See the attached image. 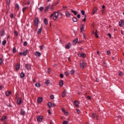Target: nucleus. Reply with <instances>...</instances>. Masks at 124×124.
<instances>
[{
  "label": "nucleus",
  "instance_id": "63",
  "mask_svg": "<svg viewBox=\"0 0 124 124\" xmlns=\"http://www.w3.org/2000/svg\"><path fill=\"white\" fill-rule=\"evenodd\" d=\"M50 71H51V69L48 68V69H47V72L49 73L50 72Z\"/></svg>",
  "mask_w": 124,
  "mask_h": 124
},
{
  "label": "nucleus",
  "instance_id": "61",
  "mask_svg": "<svg viewBox=\"0 0 124 124\" xmlns=\"http://www.w3.org/2000/svg\"><path fill=\"white\" fill-rule=\"evenodd\" d=\"M48 113L49 115H51V111H50V109L48 110Z\"/></svg>",
  "mask_w": 124,
  "mask_h": 124
},
{
  "label": "nucleus",
  "instance_id": "34",
  "mask_svg": "<svg viewBox=\"0 0 124 124\" xmlns=\"http://www.w3.org/2000/svg\"><path fill=\"white\" fill-rule=\"evenodd\" d=\"M6 119H7V116H3L1 119V121H4V120H6Z\"/></svg>",
  "mask_w": 124,
  "mask_h": 124
},
{
  "label": "nucleus",
  "instance_id": "48",
  "mask_svg": "<svg viewBox=\"0 0 124 124\" xmlns=\"http://www.w3.org/2000/svg\"><path fill=\"white\" fill-rule=\"evenodd\" d=\"M2 63V58H0V65Z\"/></svg>",
  "mask_w": 124,
  "mask_h": 124
},
{
  "label": "nucleus",
  "instance_id": "29",
  "mask_svg": "<svg viewBox=\"0 0 124 124\" xmlns=\"http://www.w3.org/2000/svg\"><path fill=\"white\" fill-rule=\"evenodd\" d=\"M4 35H5V32H4V30H2L1 31V36H4Z\"/></svg>",
  "mask_w": 124,
  "mask_h": 124
},
{
  "label": "nucleus",
  "instance_id": "10",
  "mask_svg": "<svg viewBox=\"0 0 124 124\" xmlns=\"http://www.w3.org/2000/svg\"><path fill=\"white\" fill-rule=\"evenodd\" d=\"M17 103L18 105H20L22 103V99L20 98H18L17 100Z\"/></svg>",
  "mask_w": 124,
  "mask_h": 124
},
{
  "label": "nucleus",
  "instance_id": "11",
  "mask_svg": "<svg viewBox=\"0 0 124 124\" xmlns=\"http://www.w3.org/2000/svg\"><path fill=\"white\" fill-rule=\"evenodd\" d=\"M35 56H36V57H40L41 56V53L38 51H36L35 53Z\"/></svg>",
  "mask_w": 124,
  "mask_h": 124
},
{
  "label": "nucleus",
  "instance_id": "47",
  "mask_svg": "<svg viewBox=\"0 0 124 124\" xmlns=\"http://www.w3.org/2000/svg\"><path fill=\"white\" fill-rule=\"evenodd\" d=\"M87 98H88V99H89V100H91V99H92V97L90 96H89V95H88V96H87Z\"/></svg>",
  "mask_w": 124,
  "mask_h": 124
},
{
  "label": "nucleus",
  "instance_id": "64",
  "mask_svg": "<svg viewBox=\"0 0 124 124\" xmlns=\"http://www.w3.org/2000/svg\"><path fill=\"white\" fill-rule=\"evenodd\" d=\"M119 76H122V75H123V73L120 72V73H119Z\"/></svg>",
  "mask_w": 124,
  "mask_h": 124
},
{
  "label": "nucleus",
  "instance_id": "58",
  "mask_svg": "<svg viewBox=\"0 0 124 124\" xmlns=\"http://www.w3.org/2000/svg\"><path fill=\"white\" fill-rule=\"evenodd\" d=\"M31 3V1H30V0H28L27 1V4H30Z\"/></svg>",
  "mask_w": 124,
  "mask_h": 124
},
{
  "label": "nucleus",
  "instance_id": "33",
  "mask_svg": "<svg viewBox=\"0 0 124 124\" xmlns=\"http://www.w3.org/2000/svg\"><path fill=\"white\" fill-rule=\"evenodd\" d=\"M71 11L72 13H74V15H77V12L76 11L71 10Z\"/></svg>",
  "mask_w": 124,
  "mask_h": 124
},
{
  "label": "nucleus",
  "instance_id": "6",
  "mask_svg": "<svg viewBox=\"0 0 124 124\" xmlns=\"http://www.w3.org/2000/svg\"><path fill=\"white\" fill-rule=\"evenodd\" d=\"M80 32H83L85 31V25L81 24L80 25Z\"/></svg>",
  "mask_w": 124,
  "mask_h": 124
},
{
  "label": "nucleus",
  "instance_id": "42",
  "mask_svg": "<svg viewBox=\"0 0 124 124\" xmlns=\"http://www.w3.org/2000/svg\"><path fill=\"white\" fill-rule=\"evenodd\" d=\"M13 53H16V47H13Z\"/></svg>",
  "mask_w": 124,
  "mask_h": 124
},
{
  "label": "nucleus",
  "instance_id": "15",
  "mask_svg": "<svg viewBox=\"0 0 124 124\" xmlns=\"http://www.w3.org/2000/svg\"><path fill=\"white\" fill-rule=\"evenodd\" d=\"M42 32V28H40L37 32V34H40Z\"/></svg>",
  "mask_w": 124,
  "mask_h": 124
},
{
  "label": "nucleus",
  "instance_id": "36",
  "mask_svg": "<svg viewBox=\"0 0 124 124\" xmlns=\"http://www.w3.org/2000/svg\"><path fill=\"white\" fill-rule=\"evenodd\" d=\"M26 9H28V7H25L22 8L23 13H24L25 12V10H26Z\"/></svg>",
  "mask_w": 124,
  "mask_h": 124
},
{
  "label": "nucleus",
  "instance_id": "4",
  "mask_svg": "<svg viewBox=\"0 0 124 124\" xmlns=\"http://www.w3.org/2000/svg\"><path fill=\"white\" fill-rule=\"evenodd\" d=\"M124 20H121L119 22V27H120L121 28H123V27H124Z\"/></svg>",
  "mask_w": 124,
  "mask_h": 124
},
{
  "label": "nucleus",
  "instance_id": "51",
  "mask_svg": "<svg viewBox=\"0 0 124 124\" xmlns=\"http://www.w3.org/2000/svg\"><path fill=\"white\" fill-rule=\"evenodd\" d=\"M55 106H56V104L55 103H52V107H55Z\"/></svg>",
  "mask_w": 124,
  "mask_h": 124
},
{
  "label": "nucleus",
  "instance_id": "39",
  "mask_svg": "<svg viewBox=\"0 0 124 124\" xmlns=\"http://www.w3.org/2000/svg\"><path fill=\"white\" fill-rule=\"evenodd\" d=\"M84 19L82 20V22H86V18H87V15H84Z\"/></svg>",
  "mask_w": 124,
  "mask_h": 124
},
{
  "label": "nucleus",
  "instance_id": "2",
  "mask_svg": "<svg viewBox=\"0 0 124 124\" xmlns=\"http://www.w3.org/2000/svg\"><path fill=\"white\" fill-rule=\"evenodd\" d=\"M43 120V116H38L37 117V121L38 123H41Z\"/></svg>",
  "mask_w": 124,
  "mask_h": 124
},
{
  "label": "nucleus",
  "instance_id": "9",
  "mask_svg": "<svg viewBox=\"0 0 124 124\" xmlns=\"http://www.w3.org/2000/svg\"><path fill=\"white\" fill-rule=\"evenodd\" d=\"M42 97H38L37 102V103H41V102H42Z\"/></svg>",
  "mask_w": 124,
  "mask_h": 124
},
{
  "label": "nucleus",
  "instance_id": "3",
  "mask_svg": "<svg viewBox=\"0 0 124 124\" xmlns=\"http://www.w3.org/2000/svg\"><path fill=\"white\" fill-rule=\"evenodd\" d=\"M39 23V19H38V18L37 17L35 18L34 21V26H37Z\"/></svg>",
  "mask_w": 124,
  "mask_h": 124
},
{
  "label": "nucleus",
  "instance_id": "1",
  "mask_svg": "<svg viewBox=\"0 0 124 124\" xmlns=\"http://www.w3.org/2000/svg\"><path fill=\"white\" fill-rule=\"evenodd\" d=\"M59 16V12H55L53 13V19L54 21H56L57 19L58 18V16Z\"/></svg>",
  "mask_w": 124,
  "mask_h": 124
},
{
  "label": "nucleus",
  "instance_id": "46",
  "mask_svg": "<svg viewBox=\"0 0 124 124\" xmlns=\"http://www.w3.org/2000/svg\"><path fill=\"white\" fill-rule=\"evenodd\" d=\"M74 72H75V71L74 70H71V74H74Z\"/></svg>",
  "mask_w": 124,
  "mask_h": 124
},
{
  "label": "nucleus",
  "instance_id": "22",
  "mask_svg": "<svg viewBox=\"0 0 124 124\" xmlns=\"http://www.w3.org/2000/svg\"><path fill=\"white\" fill-rule=\"evenodd\" d=\"M75 105L76 107H79V102L78 101H75Z\"/></svg>",
  "mask_w": 124,
  "mask_h": 124
},
{
  "label": "nucleus",
  "instance_id": "62",
  "mask_svg": "<svg viewBox=\"0 0 124 124\" xmlns=\"http://www.w3.org/2000/svg\"><path fill=\"white\" fill-rule=\"evenodd\" d=\"M107 55H109L110 54V51L109 50H108L107 52Z\"/></svg>",
  "mask_w": 124,
  "mask_h": 124
},
{
  "label": "nucleus",
  "instance_id": "40",
  "mask_svg": "<svg viewBox=\"0 0 124 124\" xmlns=\"http://www.w3.org/2000/svg\"><path fill=\"white\" fill-rule=\"evenodd\" d=\"M80 12H81L82 15H83V16H85V15H85V11L84 10L81 11Z\"/></svg>",
  "mask_w": 124,
  "mask_h": 124
},
{
  "label": "nucleus",
  "instance_id": "57",
  "mask_svg": "<svg viewBox=\"0 0 124 124\" xmlns=\"http://www.w3.org/2000/svg\"><path fill=\"white\" fill-rule=\"evenodd\" d=\"M43 48H44V46H41V47H40V49L43 50Z\"/></svg>",
  "mask_w": 124,
  "mask_h": 124
},
{
  "label": "nucleus",
  "instance_id": "12",
  "mask_svg": "<svg viewBox=\"0 0 124 124\" xmlns=\"http://www.w3.org/2000/svg\"><path fill=\"white\" fill-rule=\"evenodd\" d=\"M29 52V50L28 49H26L25 51L23 52V56H26V55H28V52Z\"/></svg>",
  "mask_w": 124,
  "mask_h": 124
},
{
  "label": "nucleus",
  "instance_id": "5",
  "mask_svg": "<svg viewBox=\"0 0 124 124\" xmlns=\"http://www.w3.org/2000/svg\"><path fill=\"white\" fill-rule=\"evenodd\" d=\"M87 66V63L85 62H82V63H80V67L82 69H84L85 68V66Z\"/></svg>",
  "mask_w": 124,
  "mask_h": 124
},
{
  "label": "nucleus",
  "instance_id": "37",
  "mask_svg": "<svg viewBox=\"0 0 124 124\" xmlns=\"http://www.w3.org/2000/svg\"><path fill=\"white\" fill-rule=\"evenodd\" d=\"M95 36L96 38H98V35H97V31L96 30L95 32Z\"/></svg>",
  "mask_w": 124,
  "mask_h": 124
},
{
  "label": "nucleus",
  "instance_id": "59",
  "mask_svg": "<svg viewBox=\"0 0 124 124\" xmlns=\"http://www.w3.org/2000/svg\"><path fill=\"white\" fill-rule=\"evenodd\" d=\"M68 72H66L65 73V75L66 76H68Z\"/></svg>",
  "mask_w": 124,
  "mask_h": 124
},
{
  "label": "nucleus",
  "instance_id": "54",
  "mask_svg": "<svg viewBox=\"0 0 124 124\" xmlns=\"http://www.w3.org/2000/svg\"><path fill=\"white\" fill-rule=\"evenodd\" d=\"M77 17L78 18V19H80V18H81V16L80 15H78L77 16Z\"/></svg>",
  "mask_w": 124,
  "mask_h": 124
},
{
  "label": "nucleus",
  "instance_id": "41",
  "mask_svg": "<svg viewBox=\"0 0 124 124\" xmlns=\"http://www.w3.org/2000/svg\"><path fill=\"white\" fill-rule=\"evenodd\" d=\"M14 33L15 34L16 36H18V31H14Z\"/></svg>",
  "mask_w": 124,
  "mask_h": 124
},
{
  "label": "nucleus",
  "instance_id": "24",
  "mask_svg": "<svg viewBox=\"0 0 124 124\" xmlns=\"http://www.w3.org/2000/svg\"><path fill=\"white\" fill-rule=\"evenodd\" d=\"M65 15L66 17H67L68 18L70 16V14H69V13L68 11H66L65 12Z\"/></svg>",
  "mask_w": 124,
  "mask_h": 124
},
{
  "label": "nucleus",
  "instance_id": "18",
  "mask_svg": "<svg viewBox=\"0 0 124 124\" xmlns=\"http://www.w3.org/2000/svg\"><path fill=\"white\" fill-rule=\"evenodd\" d=\"M96 11H97V9H96V8H94L93 10V13H92L93 15H94V13H95Z\"/></svg>",
  "mask_w": 124,
  "mask_h": 124
},
{
  "label": "nucleus",
  "instance_id": "28",
  "mask_svg": "<svg viewBox=\"0 0 124 124\" xmlns=\"http://www.w3.org/2000/svg\"><path fill=\"white\" fill-rule=\"evenodd\" d=\"M16 70H19V69H20V64H17L16 65Z\"/></svg>",
  "mask_w": 124,
  "mask_h": 124
},
{
  "label": "nucleus",
  "instance_id": "26",
  "mask_svg": "<svg viewBox=\"0 0 124 124\" xmlns=\"http://www.w3.org/2000/svg\"><path fill=\"white\" fill-rule=\"evenodd\" d=\"M35 87H37V88H39L40 86H41V84L40 83H36L35 84Z\"/></svg>",
  "mask_w": 124,
  "mask_h": 124
},
{
  "label": "nucleus",
  "instance_id": "30",
  "mask_svg": "<svg viewBox=\"0 0 124 124\" xmlns=\"http://www.w3.org/2000/svg\"><path fill=\"white\" fill-rule=\"evenodd\" d=\"M45 84L46 86H49V84H50V80H47Z\"/></svg>",
  "mask_w": 124,
  "mask_h": 124
},
{
  "label": "nucleus",
  "instance_id": "60",
  "mask_svg": "<svg viewBox=\"0 0 124 124\" xmlns=\"http://www.w3.org/2000/svg\"><path fill=\"white\" fill-rule=\"evenodd\" d=\"M77 112L78 114H79V113H80V110L78 109H77Z\"/></svg>",
  "mask_w": 124,
  "mask_h": 124
},
{
  "label": "nucleus",
  "instance_id": "38",
  "mask_svg": "<svg viewBox=\"0 0 124 124\" xmlns=\"http://www.w3.org/2000/svg\"><path fill=\"white\" fill-rule=\"evenodd\" d=\"M44 9V7L43 6H41L39 9V11H43V10Z\"/></svg>",
  "mask_w": 124,
  "mask_h": 124
},
{
  "label": "nucleus",
  "instance_id": "50",
  "mask_svg": "<svg viewBox=\"0 0 124 124\" xmlns=\"http://www.w3.org/2000/svg\"><path fill=\"white\" fill-rule=\"evenodd\" d=\"M60 76L61 78H63V74H60Z\"/></svg>",
  "mask_w": 124,
  "mask_h": 124
},
{
  "label": "nucleus",
  "instance_id": "16",
  "mask_svg": "<svg viewBox=\"0 0 124 124\" xmlns=\"http://www.w3.org/2000/svg\"><path fill=\"white\" fill-rule=\"evenodd\" d=\"M65 95H66V92L65 91V90H64L62 94V97H64V96H65Z\"/></svg>",
  "mask_w": 124,
  "mask_h": 124
},
{
  "label": "nucleus",
  "instance_id": "49",
  "mask_svg": "<svg viewBox=\"0 0 124 124\" xmlns=\"http://www.w3.org/2000/svg\"><path fill=\"white\" fill-rule=\"evenodd\" d=\"M92 118L93 119H94V118H95V113H93Z\"/></svg>",
  "mask_w": 124,
  "mask_h": 124
},
{
  "label": "nucleus",
  "instance_id": "53",
  "mask_svg": "<svg viewBox=\"0 0 124 124\" xmlns=\"http://www.w3.org/2000/svg\"><path fill=\"white\" fill-rule=\"evenodd\" d=\"M64 114L65 116H66V115H68V112H66V111H65L64 112Z\"/></svg>",
  "mask_w": 124,
  "mask_h": 124
},
{
  "label": "nucleus",
  "instance_id": "45",
  "mask_svg": "<svg viewBox=\"0 0 124 124\" xmlns=\"http://www.w3.org/2000/svg\"><path fill=\"white\" fill-rule=\"evenodd\" d=\"M23 45L24 46H27V45H28V42H24V43H23Z\"/></svg>",
  "mask_w": 124,
  "mask_h": 124
},
{
  "label": "nucleus",
  "instance_id": "21",
  "mask_svg": "<svg viewBox=\"0 0 124 124\" xmlns=\"http://www.w3.org/2000/svg\"><path fill=\"white\" fill-rule=\"evenodd\" d=\"M49 8H50V5H48L46 6V9L45 10V12H47V11H48V10H49Z\"/></svg>",
  "mask_w": 124,
  "mask_h": 124
},
{
  "label": "nucleus",
  "instance_id": "8",
  "mask_svg": "<svg viewBox=\"0 0 124 124\" xmlns=\"http://www.w3.org/2000/svg\"><path fill=\"white\" fill-rule=\"evenodd\" d=\"M70 46H71V44L70 43H68V44L65 45V49H69V48H70Z\"/></svg>",
  "mask_w": 124,
  "mask_h": 124
},
{
  "label": "nucleus",
  "instance_id": "44",
  "mask_svg": "<svg viewBox=\"0 0 124 124\" xmlns=\"http://www.w3.org/2000/svg\"><path fill=\"white\" fill-rule=\"evenodd\" d=\"M68 124V121H64L63 122V123H62V124Z\"/></svg>",
  "mask_w": 124,
  "mask_h": 124
},
{
  "label": "nucleus",
  "instance_id": "35",
  "mask_svg": "<svg viewBox=\"0 0 124 124\" xmlns=\"http://www.w3.org/2000/svg\"><path fill=\"white\" fill-rule=\"evenodd\" d=\"M5 44H6V40H4L2 42V45L4 46V45H5Z\"/></svg>",
  "mask_w": 124,
  "mask_h": 124
},
{
  "label": "nucleus",
  "instance_id": "43",
  "mask_svg": "<svg viewBox=\"0 0 124 124\" xmlns=\"http://www.w3.org/2000/svg\"><path fill=\"white\" fill-rule=\"evenodd\" d=\"M50 99H54L55 98V96H54V95H51L50 96Z\"/></svg>",
  "mask_w": 124,
  "mask_h": 124
},
{
  "label": "nucleus",
  "instance_id": "32",
  "mask_svg": "<svg viewBox=\"0 0 124 124\" xmlns=\"http://www.w3.org/2000/svg\"><path fill=\"white\" fill-rule=\"evenodd\" d=\"M72 21L74 22H77V18L74 17L72 18Z\"/></svg>",
  "mask_w": 124,
  "mask_h": 124
},
{
  "label": "nucleus",
  "instance_id": "52",
  "mask_svg": "<svg viewBox=\"0 0 124 124\" xmlns=\"http://www.w3.org/2000/svg\"><path fill=\"white\" fill-rule=\"evenodd\" d=\"M61 110H62V112H63V113H64L65 111V110H64V108H62Z\"/></svg>",
  "mask_w": 124,
  "mask_h": 124
},
{
  "label": "nucleus",
  "instance_id": "55",
  "mask_svg": "<svg viewBox=\"0 0 124 124\" xmlns=\"http://www.w3.org/2000/svg\"><path fill=\"white\" fill-rule=\"evenodd\" d=\"M10 18H13V14H11L10 15Z\"/></svg>",
  "mask_w": 124,
  "mask_h": 124
},
{
  "label": "nucleus",
  "instance_id": "17",
  "mask_svg": "<svg viewBox=\"0 0 124 124\" xmlns=\"http://www.w3.org/2000/svg\"><path fill=\"white\" fill-rule=\"evenodd\" d=\"M59 86L60 87H62V86H63V80H61L59 82Z\"/></svg>",
  "mask_w": 124,
  "mask_h": 124
},
{
  "label": "nucleus",
  "instance_id": "7",
  "mask_svg": "<svg viewBox=\"0 0 124 124\" xmlns=\"http://www.w3.org/2000/svg\"><path fill=\"white\" fill-rule=\"evenodd\" d=\"M78 57H82V58H85L86 54L84 53H80L78 54Z\"/></svg>",
  "mask_w": 124,
  "mask_h": 124
},
{
  "label": "nucleus",
  "instance_id": "19",
  "mask_svg": "<svg viewBox=\"0 0 124 124\" xmlns=\"http://www.w3.org/2000/svg\"><path fill=\"white\" fill-rule=\"evenodd\" d=\"M6 96H8L11 94V92L10 91H7L5 93Z\"/></svg>",
  "mask_w": 124,
  "mask_h": 124
},
{
  "label": "nucleus",
  "instance_id": "25",
  "mask_svg": "<svg viewBox=\"0 0 124 124\" xmlns=\"http://www.w3.org/2000/svg\"><path fill=\"white\" fill-rule=\"evenodd\" d=\"M47 106H48L49 108H51L52 107V103L50 102H48L47 103Z\"/></svg>",
  "mask_w": 124,
  "mask_h": 124
},
{
  "label": "nucleus",
  "instance_id": "23",
  "mask_svg": "<svg viewBox=\"0 0 124 124\" xmlns=\"http://www.w3.org/2000/svg\"><path fill=\"white\" fill-rule=\"evenodd\" d=\"M78 42V38H77L76 39L74 40L73 41V44H76Z\"/></svg>",
  "mask_w": 124,
  "mask_h": 124
},
{
  "label": "nucleus",
  "instance_id": "20",
  "mask_svg": "<svg viewBox=\"0 0 124 124\" xmlns=\"http://www.w3.org/2000/svg\"><path fill=\"white\" fill-rule=\"evenodd\" d=\"M20 114L22 116H25V111H24L23 109H21Z\"/></svg>",
  "mask_w": 124,
  "mask_h": 124
},
{
  "label": "nucleus",
  "instance_id": "14",
  "mask_svg": "<svg viewBox=\"0 0 124 124\" xmlns=\"http://www.w3.org/2000/svg\"><path fill=\"white\" fill-rule=\"evenodd\" d=\"M25 77V73L24 72H21L20 74V78L22 79V78H24Z\"/></svg>",
  "mask_w": 124,
  "mask_h": 124
},
{
  "label": "nucleus",
  "instance_id": "56",
  "mask_svg": "<svg viewBox=\"0 0 124 124\" xmlns=\"http://www.w3.org/2000/svg\"><path fill=\"white\" fill-rule=\"evenodd\" d=\"M108 36H109V38H111V35L110 33L108 34Z\"/></svg>",
  "mask_w": 124,
  "mask_h": 124
},
{
  "label": "nucleus",
  "instance_id": "31",
  "mask_svg": "<svg viewBox=\"0 0 124 124\" xmlns=\"http://www.w3.org/2000/svg\"><path fill=\"white\" fill-rule=\"evenodd\" d=\"M44 22L45 25H48V21L47 20V19L45 18L44 20Z\"/></svg>",
  "mask_w": 124,
  "mask_h": 124
},
{
  "label": "nucleus",
  "instance_id": "13",
  "mask_svg": "<svg viewBox=\"0 0 124 124\" xmlns=\"http://www.w3.org/2000/svg\"><path fill=\"white\" fill-rule=\"evenodd\" d=\"M25 68L27 69L28 70H29V69H31V65H29L28 64H26L25 65Z\"/></svg>",
  "mask_w": 124,
  "mask_h": 124
},
{
  "label": "nucleus",
  "instance_id": "27",
  "mask_svg": "<svg viewBox=\"0 0 124 124\" xmlns=\"http://www.w3.org/2000/svg\"><path fill=\"white\" fill-rule=\"evenodd\" d=\"M16 8L17 11H18V10H19V8H20V6H19L18 4H16Z\"/></svg>",
  "mask_w": 124,
  "mask_h": 124
}]
</instances>
